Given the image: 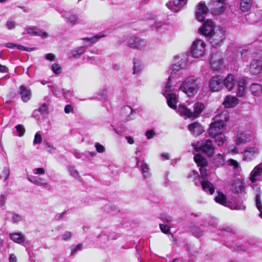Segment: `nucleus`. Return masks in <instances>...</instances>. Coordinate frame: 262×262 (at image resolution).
<instances>
[{
	"instance_id": "obj_10",
	"label": "nucleus",
	"mask_w": 262,
	"mask_h": 262,
	"mask_svg": "<svg viewBox=\"0 0 262 262\" xmlns=\"http://www.w3.org/2000/svg\"><path fill=\"white\" fill-rule=\"evenodd\" d=\"M171 91L166 92L165 91V86L164 87V92L163 95L165 96L167 99V102L169 107L171 108L176 110L177 108V103L178 102V98L176 95L174 93H172V91L177 90V86H172L171 88Z\"/></svg>"
},
{
	"instance_id": "obj_31",
	"label": "nucleus",
	"mask_w": 262,
	"mask_h": 262,
	"mask_svg": "<svg viewBox=\"0 0 262 262\" xmlns=\"http://www.w3.org/2000/svg\"><path fill=\"white\" fill-rule=\"evenodd\" d=\"M237 101L235 97L228 96L225 97L223 104L225 107H232L237 104Z\"/></svg>"
},
{
	"instance_id": "obj_46",
	"label": "nucleus",
	"mask_w": 262,
	"mask_h": 262,
	"mask_svg": "<svg viewBox=\"0 0 262 262\" xmlns=\"http://www.w3.org/2000/svg\"><path fill=\"white\" fill-rule=\"evenodd\" d=\"M52 70L55 74H59L61 73V68L58 63H54L52 66Z\"/></svg>"
},
{
	"instance_id": "obj_37",
	"label": "nucleus",
	"mask_w": 262,
	"mask_h": 262,
	"mask_svg": "<svg viewBox=\"0 0 262 262\" xmlns=\"http://www.w3.org/2000/svg\"><path fill=\"white\" fill-rule=\"evenodd\" d=\"M67 168L71 176L76 179L80 178V176L79 173L74 166L69 165L67 166Z\"/></svg>"
},
{
	"instance_id": "obj_18",
	"label": "nucleus",
	"mask_w": 262,
	"mask_h": 262,
	"mask_svg": "<svg viewBox=\"0 0 262 262\" xmlns=\"http://www.w3.org/2000/svg\"><path fill=\"white\" fill-rule=\"evenodd\" d=\"M259 154L258 148L256 146H251L247 147L244 151L243 160L246 161H250L256 155Z\"/></svg>"
},
{
	"instance_id": "obj_9",
	"label": "nucleus",
	"mask_w": 262,
	"mask_h": 262,
	"mask_svg": "<svg viewBox=\"0 0 262 262\" xmlns=\"http://www.w3.org/2000/svg\"><path fill=\"white\" fill-rule=\"evenodd\" d=\"M127 45L132 49L143 50L145 49L147 42L145 40L141 38L132 36L128 39Z\"/></svg>"
},
{
	"instance_id": "obj_58",
	"label": "nucleus",
	"mask_w": 262,
	"mask_h": 262,
	"mask_svg": "<svg viewBox=\"0 0 262 262\" xmlns=\"http://www.w3.org/2000/svg\"><path fill=\"white\" fill-rule=\"evenodd\" d=\"M6 26L9 30H11L15 28V22L14 21H7Z\"/></svg>"
},
{
	"instance_id": "obj_24",
	"label": "nucleus",
	"mask_w": 262,
	"mask_h": 262,
	"mask_svg": "<svg viewBox=\"0 0 262 262\" xmlns=\"http://www.w3.org/2000/svg\"><path fill=\"white\" fill-rule=\"evenodd\" d=\"M27 33L31 35H38L42 38H47L48 36L47 33L42 32L38 29L36 27H27L25 28Z\"/></svg>"
},
{
	"instance_id": "obj_49",
	"label": "nucleus",
	"mask_w": 262,
	"mask_h": 262,
	"mask_svg": "<svg viewBox=\"0 0 262 262\" xmlns=\"http://www.w3.org/2000/svg\"><path fill=\"white\" fill-rule=\"evenodd\" d=\"M159 226H160V228L162 232H163V233H164L165 234L169 233V231H170V227L168 226H167L166 225L160 224L159 225Z\"/></svg>"
},
{
	"instance_id": "obj_41",
	"label": "nucleus",
	"mask_w": 262,
	"mask_h": 262,
	"mask_svg": "<svg viewBox=\"0 0 262 262\" xmlns=\"http://www.w3.org/2000/svg\"><path fill=\"white\" fill-rule=\"evenodd\" d=\"M255 204L257 208L260 212V216L262 217V205L261 202V196L259 194H256L255 195Z\"/></svg>"
},
{
	"instance_id": "obj_32",
	"label": "nucleus",
	"mask_w": 262,
	"mask_h": 262,
	"mask_svg": "<svg viewBox=\"0 0 262 262\" xmlns=\"http://www.w3.org/2000/svg\"><path fill=\"white\" fill-rule=\"evenodd\" d=\"M86 50V46H81L72 50L71 54L74 57L79 58L81 55L85 52Z\"/></svg>"
},
{
	"instance_id": "obj_4",
	"label": "nucleus",
	"mask_w": 262,
	"mask_h": 262,
	"mask_svg": "<svg viewBox=\"0 0 262 262\" xmlns=\"http://www.w3.org/2000/svg\"><path fill=\"white\" fill-rule=\"evenodd\" d=\"M187 67V62L186 59H181L180 61L174 63L172 66L171 69V72L168 77V81L165 84V91L166 92L171 91L172 88L171 80L176 76H179L183 74V71Z\"/></svg>"
},
{
	"instance_id": "obj_40",
	"label": "nucleus",
	"mask_w": 262,
	"mask_h": 262,
	"mask_svg": "<svg viewBox=\"0 0 262 262\" xmlns=\"http://www.w3.org/2000/svg\"><path fill=\"white\" fill-rule=\"evenodd\" d=\"M104 35L101 34H99L96 35L94 36H93V37H92L91 38L85 37V38H82L81 39L83 40H84V41H90L92 43H94L99 39H100V38H101L102 37H104Z\"/></svg>"
},
{
	"instance_id": "obj_2",
	"label": "nucleus",
	"mask_w": 262,
	"mask_h": 262,
	"mask_svg": "<svg viewBox=\"0 0 262 262\" xmlns=\"http://www.w3.org/2000/svg\"><path fill=\"white\" fill-rule=\"evenodd\" d=\"M201 83L198 78L194 76H189L181 84L178 89L190 97L198 92Z\"/></svg>"
},
{
	"instance_id": "obj_12",
	"label": "nucleus",
	"mask_w": 262,
	"mask_h": 262,
	"mask_svg": "<svg viewBox=\"0 0 262 262\" xmlns=\"http://www.w3.org/2000/svg\"><path fill=\"white\" fill-rule=\"evenodd\" d=\"M225 5L224 0H212L209 6L212 14L219 15L224 12Z\"/></svg>"
},
{
	"instance_id": "obj_54",
	"label": "nucleus",
	"mask_w": 262,
	"mask_h": 262,
	"mask_svg": "<svg viewBox=\"0 0 262 262\" xmlns=\"http://www.w3.org/2000/svg\"><path fill=\"white\" fill-rule=\"evenodd\" d=\"M228 164L229 165L232 166L234 169H236L239 167L238 162L233 159H230L228 161Z\"/></svg>"
},
{
	"instance_id": "obj_21",
	"label": "nucleus",
	"mask_w": 262,
	"mask_h": 262,
	"mask_svg": "<svg viewBox=\"0 0 262 262\" xmlns=\"http://www.w3.org/2000/svg\"><path fill=\"white\" fill-rule=\"evenodd\" d=\"M122 115L125 117L126 121L134 119L136 117V112L133 108L128 106H124L121 110Z\"/></svg>"
},
{
	"instance_id": "obj_57",
	"label": "nucleus",
	"mask_w": 262,
	"mask_h": 262,
	"mask_svg": "<svg viewBox=\"0 0 262 262\" xmlns=\"http://www.w3.org/2000/svg\"><path fill=\"white\" fill-rule=\"evenodd\" d=\"M72 236V233L70 231H66L62 235V239L64 241H68L71 238Z\"/></svg>"
},
{
	"instance_id": "obj_48",
	"label": "nucleus",
	"mask_w": 262,
	"mask_h": 262,
	"mask_svg": "<svg viewBox=\"0 0 262 262\" xmlns=\"http://www.w3.org/2000/svg\"><path fill=\"white\" fill-rule=\"evenodd\" d=\"M12 222L14 223H18L22 220V217L18 214L12 213L11 217Z\"/></svg>"
},
{
	"instance_id": "obj_56",
	"label": "nucleus",
	"mask_w": 262,
	"mask_h": 262,
	"mask_svg": "<svg viewBox=\"0 0 262 262\" xmlns=\"http://www.w3.org/2000/svg\"><path fill=\"white\" fill-rule=\"evenodd\" d=\"M160 219L163 222H166V223H169L172 221V217L170 216H169V215H162V216L160 217Z\"/></svg>"
},
{
	"instance_id": "obj_63",
	"label": "nucleus",
	"mask_w": 262,
	"mask_h": 262,
	"mask_svg": "<svg viewBox=\"0 0 262 262\" xmlns=\"http://www.w3.org/2000/svg\"><path fill=\"white\" fill-rule=\"evenodd\" d=\"M73 110V107L70 105H67L64 107V112L66 113H69L70 112H72Z\"/></svg>"
},
{
	"instance_id": "obj_64",
	"label": "nucleus",
	"mask_w": 262,
	"mask_h": 262,
	"mask_svg": "<svg viewBox=\"0 0 262 262\" xmlns=\"http://www.w3.org/2000/svg\"><path fill=\"white\" fill-rule=\"evenodd\" d=\"M10 262H16L17 258L16 256L14 254H11L9 256Z\"/></svg>"
},
{
	"instance_id": "obj_26",
	"label": "nucleus",
	"mask_w": 262,
	"mask_h": 262,
	"mask_svg": "<svg viewBox=\"0 0 262 262\" xmlns=\"http://www.w3.org/2000/svg\"><path fill=\"white\" fill-rule=\"evenodd\" d=\"M27 179L30 182L37 186H43L46 187L48 185V183L45 181L44 179L38 177L30 175L28 176Z\"/></svg>"
},
{
	"instance_id": "obj_5",
	"label": "nucleus",
	"mask_w": 262,
	"mask_h": 262,
	"mask_svg": "<svg viewBox=\"0 0 262 262\" xmlns=\"http://www.w3.org/2000/svg\"><path fill=\"white\" fill-rule=\"evenodd\" d=\"M229 119L228 112L226 111L222 112L221 114L216 115L214 118V121L211 123L208 129L209 134H214V128L221 129L225 125V123Z\"/></svg>"
},
{
	"instance_id": "obj_39",
	"label": "nucleus",
	"mask_w": 262,
	"mask_h": 262,
	"mask_svg": "<svg viewBox=\"0 0 262 262\" xmlns=\"http://www.w3.org/2000/svg\"><path fill=\"white\" fill-rule=\"evenodd\" d=\"M214 164L217 167L223 166L225 163L224 156L221 154H217L214 158Z\"/></svg>"
},
{
	"instance_id": "obj_44",
	"label": "nucleus",
	"mask_w": 262,
	"mask_h": 262,
	"mask_svg": "<svg viewBox=\"0 0 262 262\" xmlns=\"http://www.w3.org/2000/svg\"><path fill=\"white\" fill-rule=\"evenodd\" d=\"M193 235L196 237H200L203 234V231L198 226L193 227L191 229Z\"/></svg>"
},
{
	"instance_id": "obj_62",
	"label": "nucleus",
	"mask_w": 262,
	"mask_h": 262,
	"mask_svg": "<svg viewBox=\"0 0 262 262\" xmlns=\"http://www.w3.org/2000/svg\"><path fill=\"white\" fill-rule=\"evenodd\" d=\"M66 213V212L64 211L61 213H58L56 214L55 216V219L57 221L60 220L63 217Z\"/></svg>"
},
{
	"instance_id": "obj_17",
	"label": "nucleus",
	"mask_w": 262,
	"mask_h": 262,
	"mask_svg": "<svg viewBox=\"0 0 262 262\" xmlns=\"http://www.w3.org/2000/svg\"><path fill=\"white\" fill-rule=\"evenodd\" d=\"M249 72L252 75H257L262 72V60L253 59L249 66Z\"/></svg>"
},
{
	"instance_id": "obj_23",
	"label": "nucleus",
	"mask_w": 262,
	"mask_h": 262,
	"mask_svg": "<svg viewBox=\"0 0 262 262\" xmlns=\"http://www.w3.org/2000/svg\"><path fill=\"white\" fill-rule=\"evenodd\" d=\"M62 16L64 18L67 23L71 24L72 25H75L81 23L79 16L75 14H70L66 12L64 14H62Z\"/></svg>"
},
{
	"instance_id": "obj_1",
	"label": "nucleus",
	"mask_w": 262,
	"mask_h": 262,
	"mask_svg": "<svg viewBox=\"0 0 262 262\" xmlns=\"http://www.w3.org/2000/svg\"><path fill=\"white\" fill-rule=\"evenodd\" d=\"M223 85L231 91H234L237 96H243L246 91V81L242 78L237 80H235V76L232 74H229L228 76L224 80Z\"/></svg>"
},
{
	"instance_id": "obj_42",
	"label": "nucleus",
	"mask_w": 262,
	"mask_h": 262,
	"mask_svg": "<svg viewBox=\"0 0 262 262\" xmlns=\"http://www.w3.org/2000/svg\"><path fill=\"white\" fill-rule=\"evenodd\" d=\"M141 63L140 61L137 59H134V67H133V74H136L139 73L141 71Z\"/></svg>"
},
{
	"instance_id": "obj_19",
	"label": "nucleus",
	"mask_w": 262,
	"mask_h": 262,
	"mask_svg": "<svg viewBox=\"0 0 262 262\" xmlns=\"http://www.w3.org/2000/svg\"><path fill=\"white\" fill-rule=\"evenodd\" d=\"M209 86L212 91H219L223 86V79L220 76H214L212 78Z\"/></svg>"
},
{
	"instance_id": "obj_15",
	"label": "nucleus",
	"mask_w": 262,
	"mask_h": 262,
	"mask_svg": "<svg viewBox=\"0 0 262 262\" xmlns=\"http://www.w3.org/2000/svg\"><path fill=\"white\" fill-rule=\"evenodd\" d=\"M208 9L205 2H201L198 6V9L195 12V17L199 21H203L207 14Z\"/></svg>"
},
{
	"instance_id": "obj_60",
	"label": "nucleus",
	"mask_w": 262,
	"mask_h": 262,
	"mask_svg": "<svg viewBox=\"0 0 262 262\" xmlns=\"http://www.w3.org/2000/svg\"><path fill=\"white\" fill-rule=\"evenodd\" d=\"M16 48L19 50H21V51H32V49L31 48H27L23 46H21V45H16Z\"/></svg>"
},
{
	"instance_id": "obj_45",
	"label": "nucleus",
	"mask_w": 262,
	"mask_h": 262,
	"mask_svg": "<svg viewBox=\"0 0 262 262\" xmlns=\"http://www.w3.org/2000/svg\"><path fill=\"white\" fill-rule=\"evenodd\" d=\"M16 129L17 135L19 137L23 136L25 132V128L24 126L21 124L17 125L15 126Z\"/></svg>"
},
{
	"instance_id": "obj_47",
	"label": "nucleus",
	"mask_w": 262,
	"mask_h": 262,
	"mask_svg": "<svg viewBox=\"0 0 262 262\" xmlns=\"http://www.w3.org/2000/svg\"><path fill=\"white\" fill-rule=\"evenodd\" d=\"M63 90H61L59 88L53 87L52 89V92L54 95L56 97H60L61 96V94L63 93Z\"/></svg>"
},
{
	"instance_id": "obj_6",
	"label": "nucleus",
	"mask_w": 262,
	"mask_h": 262,
	"mask_svg": "<svg viewBox=\"0 0 262 262\" xmlns=\"http://www.w3.org/2000/svg\"><path fill=\"white\" fill-rule=\"evenodd\" d=\"M197 148L208 157H211L214 154V147L212 141L210 140H205L198 142L195 147L196 150Z\"/></svg>"
},
{
	"instance_id": "obj_52",
	"label": "nucleus",
	"mask_w": 262,
	"mask_h": 262,
	"mask_svg": "<svg viewBox=\"0 0 262 262\" xmlns=\"http://www.w3.org/2000/svg\"><path fill=\"white\" fill-rule=\"evenodd\" d=\"M95 148L97 151L99 153L103 152L105 150V147L99 143H96L95 144Z\"/></svg>"
},
{
	"instance_id": "obj_3",
	"label": "nucleus",
	"mask_w": 262,
	"mask_h": 262,
	"mask_svg": "<svg viewBox=\"0 0 262 262\" xmlns=\"http://www.w3.org/2000/svg\"><path fill=\"white\" fill-rule=\"evenodd\" d=\"M192 107L193 109L180 104L177 111L181 116L195 119L200 116L204 108V105L201 102H196L193 104Z\"/></svg>"
},
{
	"instance_id": "obj_59",
	"label": "nucleus",
	"mask_w": 262,
	"mask_h": 262,
	"mask_svg": "<svg viewBox=\"0 0 262 262\" xmlns=\"http://www.w3.org/2000/svg\"><path fill=\"white\" fill-rule=\"evenodd\" d=\"M55 56L53 53H48L45 55L46 59L50 61H53L55 59Z\"/></svg>"
},
{
	"instance_id": "obj_25",
	"label": "nucleus",
	"mask_w": 262,
	"mask_h": 262,
	"mask_svg": "<svg viewBox=\"0 0 262 262\" xmlns=\"http://www.w3.org/2000/svg\"><path fill=\"white\" fill-rule=\"evenodd\" d=\"M214 134H209L215 140L218 146H222L223 145L225 141V136L221 132V129L218 128H214Z\"/></svg>"
},
{
	"instance_id": "obj_29",
	"label": "nucleus",
	"mask_w": 262,
	"mask_h": 262,
	"mask_svg": "<svg viewBox=\"0 0 262 262\" xmlns=\"http://www.w3.org/2000/svg\"><path fill=\"white\" fill-rule=\"evenodd\" d=\"M262 173V166L261 165L256 166L253 170L251 172L250 174V180L252 182H255L257 179Z\"/></svg>"
},
{
	"instance_id": "obj_55",
	"label": "nucleus",
	"mask_w": 262,
	"mask_h": 262,
	"mask_svg": "<svg viewBox=\"0 0 262 262\" xmlns=\"http://www.w3.org/2000/svg\"><path fill=\"white\" fill-rule=\"evenodd\" d=\"M33 172L35 174H44L45 170L43 168H37L33 170Z\"/></svg>"
},
{
	"instance_id": "obj_53",
	"label": "nucleus",
	"mask_w": 262,
	"mask_h": 262,
	"mask_svg": "<svg viewBox=\"0 0 262 262\" xmlns=\"http://www.w3.org/2000/svg\"><path fill=\"white\" fill-rule=\"evenodd\" d=\"M10 174V170L8 167H4L2 171V177H4V180H6L9 177Z\"/></svg>"
},
{
	"instance_id": "obj_7",
	"label": "nucleus",
	"mask_w": 262,
	"mask_h": 262,
	"mask_svg": "<svg viewBox=\"0 0 262 262\" xmlns=\"http://www.w3.org/2000/svg\"><path fill=\"white\" fill-rule=\"evenodd\" d=\"M225 39V32L222 28H217L214 30L209 36V41L212 46L215 47L220 45Z\"/></svg>"
},
{
	"instance_id": "obj_38",
	"label": "nucleus",
	"mask_w": 262,
	"mask_h": 262,
	"mask_svg": "<svg viewBox=\"0 0 262 262\" xmlns=\"http://www.w3.org/2000/svg\"><path fill=\"white\" fill-rule=\"evenodd\" d=\"M48 110V106L46 104L43 103L38 109L34 110L33 113V116L36 117L38 116V113H40V114L43 115L47 113Z\"/></svg>"
},
{
	"instance_id": "obj_28",
	"label": "nucleus",
	"mask_w": 262,
	"mask_h": 262,
	"mask_svg": "<svg viewBox=\"0 0 262 262\" xmlns=\"http://www.w3.org/2000/svg\"><path fill=\"white\" fill-rule=\"evenodd\" d=\"M19 94L21 95V99L24 102L28 101L31 97V93L30 90L24 85H20L19 88Z\"/></svg>"
},
{
	"instance_id": "obj_30",
	"label": "nucleus",
	"mask_w": 262,
	"mask_h": 262,
	"mask_svg": "<svg viewBox=\"0 0 262 262\" xmlns=\"http://www.w3.org/2000/svg\"><path fill=\"white\" fill-rule=\"evenodd\" d=\"M201 185L203 190L210 194H212L214 192V187L213 184L208 181H203L201 182Z\"/></svg>"
},
{
	"instance_id": "obj_61",
	"label": "nucleus",
	"mask_w": 262,
	"mask_h": 262,
	"mask_svg": "<svg viewBox=\"0 0 262 262\" xmlns=\"http://www.w3.org/2000/svg\"><path fill=\"white\" fill-rule=\"evenodd\" d=\"M155 134V133L152 130H148L146 131V136L147 137V139H149L152 138L154 137V135Z\"/></svg>"
},
{
	"instance_id": "obj_36",
	"label": "nucleus",
	"mask_w": 262,
	"mask_h": 262,
	"mask_svg": "<svg viewBox=\"0 0 262 262\" xmlns=\"http://www.w3.org/2000/svg\"><path fill=\"white\" fill-rule=\"evenodd\" d=\"M251 0H241V9L243 12L248 11L252 6Z\"/></svg>"
},
{
	"instance_id": "obj_34",
	"label": "nucleus",
	"mask_w": 262,
	"mask_h": 262,
	"mask_svg": "<svg viewBox=\"0 0 262 262\" xmlns=\"http://www.w3.org/2000/svg\"><path fill=\"white\" fill-rule=\"evenodd\" d=\"M250 89L253 95L258 96L261 93L262 86L260 84L253 83L251 85Z\"/></svg>"
},
{
	"instance_id": "obj_13",
	"label": "nucleus",
	"mask_w": 262,
	"mask_h": 262,
	"mask_svg": "<svg viewBox=\"0 0 262 262\" xmlns=\"http://www.w3.org/2000/svg\"><path fill=\"white\" fill-rule=\"evenodd\" d=\"M211 67L214 71H219L223 66V54L217 52L213 53L210 61Z\"/></svg>"
},
{
	"instance_id": "obj_20",
	"label": "nucleus",
	"mask_w": 262,
	"mask_h": 262,
	"mask_svg": "<svg viewBox=\"0 0 262 262\" xmlns=\"http://www.w3.org/2000/svg\"><path fill=\"white\" fill-rule=\"evenodd\" d=\"M187 0H176L173 2H169L166 5L171 11L178 12L183 6L187 4Z\"/></svg>"
},
{
	"instance_id": "obj_11",
	"label": "nucleus",
	"mask_w": 262,
	"mask_h": 262,
	"mask_svg": "<svg viewBox=\"0 0 262 262\" xmlns=\"http://www.w3.org/2000/svg\"><path fill=\"white\" fill-rule=\"evenodd\" d=\"M193 159L198 166L199 167L201 176L203 178H206L208 176L206 170L208 163L206 159L200 154H196Z\"/></svg>"
},
{
	"instance_id": "obj_33",
	"label": "nucleus",
	"mask_w": 262,
	"mask_h": 262,
	"mask_svg": "<svg viewBox=\"0 0 262 262\" xmlns=\"http://www.w3.org/2000/svg\"><path fill=\"white\" fill-rule=\"evenodd\" d=\"M214 200L216 202L225 206H227L228 204L226 196L222 192H218L217 195L214 198Z\"/></svg>"
},
{
	"instance_id": "obj_51",
	"label": "nucleus",
	"mask_w": 262,
	"mask_h": 262,
	"mask_svg": "<svg viewBox=\"0 0 262 262\" xmlns=\"http://www.w3.org/2000/svg\"><path fill=\"white\" fill-rule=\"evenodd\" d=\"M41 136L38 133H36L35 135L33 144H39L41 143Z\"/></svg>"
},
{
	"instance_id": "obj_43",
	"label": "nucleus",
	"mask_w": 262,
	"mask_h": 262,
	"mask_svg": "<svg viewBox=\"0 0 262 262\" xmlns=\"http://www.w3.org/2000/svg\"><path fill=\"white\" fill-rule=\"evenodd\" d=\"M233 187V191L236 193L242 192L244 190V187L241 183H236Z\"/></svg>"
},
{
	"instance_id": "obj_16",
	"label": "nucleus",
	"mask_w": 262,
	"mask_h": 262,
	"mask_svg": "<svg viewBox=\"0 0 262 262\" xmlns=\"http://www.w3.org/2000/svg\"><path fill=\"white\" fill-rule=\"evenodd\" d=\"M253 137L249 132L245 131L239 133L237 134L236 144L241 145L250 142Z\"/></svg>"
},
{
	"instance_id": "obj_50",
	"label": "nucleus",
	"mask_w": 262,
	"mask_h": 262,
	"mask_svg": "<svg viewBox=\"0 0 262 262\" xmlns=\"http://www.w3.org/2000/svg\"><path fill=\"white\" fill-rule=\"evenodd\" d=\"M82 244H79L76 246H72L71 247V255H73L75 252L82 249Z\"/></svg>"
},
{
	"instance_id": "obj_35",
	"label": "nucleus",
	"mask_w": 262,
	"mask_h": 262,
	"mask_svg": "<svg viewBox=\"0 0 262 262\" xmlns=\"http://www.w3.org/2000/svg\"><path fill=\"white\" fill-rule=\"evenodd\" d=\"M140 168L144 179H147L150 177L149 167L147 164L144 161L141 162V165L140 166Z\"/></svg>"
},
{
	"instance_id": "obj_27",
	"label": "nucleus",
	"mask_w": 262,
	"mask_h": 262,
	"mask_svg": "<svg viewBox=\"0 0 262 262\" xmlns=\"http://www.w3.org/2000/svg\"><path fill=\"white\" fill-rule=\"evenodd\" d=\"M10 239L14 242L24 245L25 237V235L20 232H15L10 233L9 235Z\"/></svg>"
},
{
	"instance_id": "obj_8",
	"label": "nucleus",
	"mask_w": 262,
	"mask_h": 262,
	"mask_svg": "<svg viewBox=\"0 0 262 262\" xmlns=\"http://www.w3.org/2000/svg\"><path fill=\"white\" fill-rule=\"evenodd\" d=\"M206 44L201 39L194 41L191 47V53L194 58H199L205 53Z\"/></svg>"
},
{
	"instance_id": "obj_22",
	"label": "nucleus",
	"mask_w": 262,
	"mask_h": 262,
	"mask_svg": "<svg viewBox=\"0 0 262 262\" xmlns=\"http://www.w3.org/2000/svg\"><path fill=\"white\" fill-rule=\"evenodd\" d=\"M188 128L189 131L195 136L200 135L204 131L203 126L197 122L190 124Z\"/></svg>"
},
{
	"instance_id": "obj_14",
	"label": "nucleus",
	"mask_w": 262,
	"mask_h": 262,
	"mask_svg": "<svg viewBox=\"0 0 262 262\" xmlns=\"http://www.w3.org/2000/svg\"><path fill=\"white\" fill-rule=\"evenodd\" d=\"M215 29H214V24L211 20L207 19L203 26L199 29L200 33L205 36H210Z\"/></svg>"
}]
</instances>
